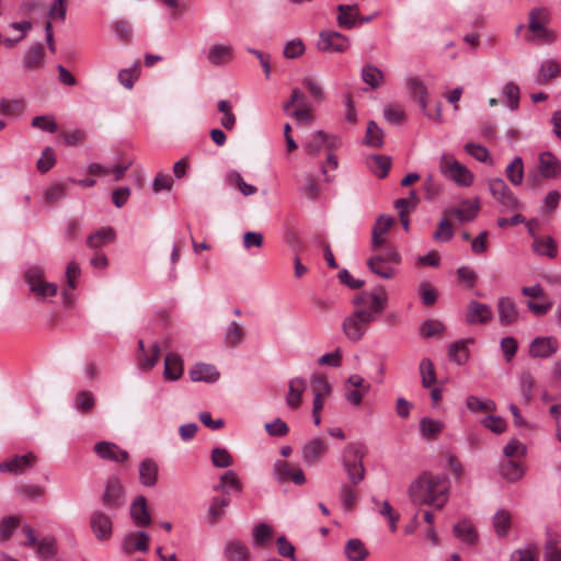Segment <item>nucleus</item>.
<instances>
[{
    "mask_svg": "<svg viewBox=\"0 0 561 561\" xmlns=\"http://www.w3.org/2000/svg\"><path fill=\"white\" fill-rule=\"evenodd\" d=\"M408 494L414 505H430L442 510L448 501L449 482L443 474L423 472L412 481Z\"/></svg>",
    "mask_w": 561,
    "mask_h": 561,
    "instance_id": "obj_1",
    "label": "nucleus"
},
{
    "mask_svg": "<svg viewBox=\"0 0 561 561\" xmlns=\"http://www.w3.org/2000/svg\"><path fill=\"white\" fill-rule=\"evenodd\" d=\"M551 21L550 11L545 7L534 8L528 13L527 41L535 44H551L557 39L554 31L548 27Z\"/></svg>",
    "mask_w": 561,
    "mask_h": 561,
    "instance_id": "obj_2",
    "label": "nucleus"
},
{
    "mask_svg": "<svg viewBox=\"0 0 561 561\" xmlns=\"http://www.w3.org/2000/svg\"><path fill=\"white\" fill-rule=\"evenodd\" d=\"M364 456L365 447L360 443L348 444L342 453L343 469L353 485L359 484L365 478Z\"/></svg>",
    "mask_w": 561,
    "mask_h": 561,
    "instance_id": "obj_3",
    "label": "nucleus"
},
{
    "mask_svg": "<svg viewBox=\"0 0 561 561\" xmlns=\"http://www.w3.org/2000/svg\"><path fill=\"white\" fill-rule=\"evenodd\" d=\"M388 296L383 288H378L374 291L364 290L356 295L353 299V305L356 310H363L373 317L376 321L378 316L381 314L387 306Z\"/></svg>",
    "mask_w": 561,
    "mask_h": 561,
    "instance_id": "obj_4",
    "label": "nucleus"
},
{
    "mask_svg": "<svg viewBox=\"0 0 561 561\" xmlns=\"http://www.w3.org/2000/svg\"><path fill=\"white\" fill-rule=\"evenodd\" d=\"M438 167L440 173L454 181L458 186L468 187L473 183V173L451 154H442Z\"/></svg>",
    "mask_w": 561,
    "mask_h": 561,
    "instance_id": "obj_5",
    "label": "nucleus"
},
{
    "mask_svg": "<svg viewBox=\"0 0 561 561\" xmlns=\"http://www.w3.org/2000/svg\"><path fill=\"white\" fill-rule=\"evenodd\" d=\"M374 322L373 317L363 310H354L345 317L342 322V331L345 337L351 342H358L368 330V325Z\"/></svg>",
    "mask_w": 561,
    "mask_h": 561,
    "instance_id": "obj_6",
    "label": "nucleus"
},
{
    "mask_svg": "<svg viewBox=\"0 0 561 561\" xmlns=\"http://www.w3.org/2000/svg\"><path fill=\"white\" fill-rule=\"evenodd\" d=\"M488 185L491 195L501 205V211H514L523 208V204L513 194L503 179H491Z\"/></svg>",
    "mask_w": 561,
    "mask_h": 561,
    "instance_id": "obj_7",
    "label": "nucleus"
},
{
    "mask_svg": "<svg viewBox=\"0 0 561 561\" xmlns=\"http://www.w3.org/2000/svg\"><path fill=\"white\" fill-rule=\"evenodd\" d=\"M342 141L339 137L317 130L311 135L310 140L305 145V151L317 157L323 148L335 149L341 146Z\"/></svg>",
    "mask_w": 561,
    "mask_h": 561,
    "instance_id": "obj_8",
    "label": "nucleus"
},
{
    "mask_svg": "<svg viewBox=\"0 0 561 561\" xmlns=\"http://www.w3.org/2000/svg\"><path fill=\"white\" fill-rule=\"evenodd\" d=\"M317 46L321 51L343 53L348 48L350 41L339 32L323 31L320 33Z\"/></svg>",
    "mask_w": 561,
    "mask_h": 561,
    "instance_id": "obj_9",
    "label": "nucleus"
},
{
    "mask_svg": "<svg viewBox=\"0 0 561 561\" xmlns=\"http://www.w3.org/2000/svg\"><path fill=\"white\" fill-rule=\"evenodd\" d=\"M480 208L479 198L463 199L459 206L450 207L444 214L446 217L457 218L460 222H469L478 216Z\"/></svg>",
    "mask_w": 561,
    "mask_h": 561,
    "instance_id": "obj_10",
    "label": "nucleus"
},
{
    "mask_svg": "<svg viewBox=\"0 0 561 561\" xmlns=\"http://www.w3.org/2000/svg\"><path fill=\"white\" fill-rule=\"evenodd\" d=\"M90 528L99 541H107L113 534L112 518L101 511H94L90 516Z\"/></svg>",
    "mask_w": 561,
    "mask_h": 561,
    "instance_id": "obj_11",
    "label": "nucleus"
},
{
    "mask_svg": "<svg viewBox=\"0 0 561 561\" xmlns=\"http://www.w3.org/2000/svg\"><path fill=\"white\" fill-rule=\"evenodd\" d=\"M274 477L280 482L293 481L297 485H301L306 482L304 471L296 466L290 465L287 461L277 460L274 465Z\"/></svg>",
    "mask_w": 561,
    "mask_h": 561,
    "instance_id": "obj_12",
    "label": "nucleus"
},
{
    "mask_svg": "<svg viewBox=\"0 0 561 561\" xmlns=\"http://www.w3.org/2000/svg\"><path fill=\"white\" fill-rule=\"evenodd\" d=\"M493 319V311L486 304L472 300L468 304L466 309L465 320L468 324H488Z\"/></svg>",
    "mask_w": 561,
    "mask_h": 561,
    "instance_id": "obj_13",
    "label": "nucleus"
},
{
    "mask_svg": "<svg viewBox=\"0 0 561 561\" xmlns=\"http://www.w3.org/2000/svg\"><path fill=\"white\" fill-rule=\"evenodd\" d=\"M327 451V442L323 438L313 437L302 447V460L306 465L314 466L323 458Z\"/></svg>",
    "mask_w": 561,
    "mask_h": 561,
    "instance_id": "obj_14",
    "label": "nucleus"
},
{
    "mask_svg": "<svg viewBox=\"0 0 561 561\" xmlns=\"http://www.w3.org/2000/svg\"><path fill=\"white\" fill-rule=\"evenodd\" d=\"M95 454L104 459L115 462H125L128 460L129 455L126 450L119 448L112 442H99L94 445Z\"/></svg>",
    "mask_w": 561,
    "mask_h": 561,
    "instance_id": "obj_15",
    "label": "nucleus"
},
{
    "mask_svg": "<svg viewBox=\"0 0 561 561\" xmlns=\"http://www.w3.org/2000/svg\"><path fill=\"white\" fill-rule=\"evenodd\" d=\"M102 502L106 507L112 510H116L123 505L124 490L118 479L112 478L107 481Z\"/></svg>",
    "mask_w": 561,
    "mask_h": 561,
    "instance_id": "obj_16",
    "label": "nucleus"
},
{
    "mask_svg": "<svg viewBox=\"0 0 561 561\" xmlns=\"http://www.w3.org/2000/svg\"><path fill=\"white\" fill-rule=\"evenodd\" d=\"M538 171L545 179H556L561 174V162L551 152L545 151L539 154Z\"/></svg>",
    "mask_w": 561,
    "mask_h": 561,
    "instance_id": "obj_17",
    "label": "nucleus"
},
{
    "mask_svg": "<svg viewBox=\"0 0 561 561\" xmlns=\"http://www.w3.org/2000/svg\"><path fill=\"white\" fill-rule=\"evenodd\" d=\"M499 321L502 325H513L518 321L519 313L515 301L510 297H500L497 301Z\"/></svg>",
    "mask_w": 561,
    "mask_h": 561,
    "instance_id": "obj_18",
    "label": "nucleus"
},
{
    "mask_svg": "<svg viewBox=\"0 0 561 561\" xmlns=\"http://www.w3.org/2000/svg\"><path fill=\"white\" fill-rule=\"evenodd\" d=\"M529 233L533 236V251L540 256H547L549 259H556L558 255V247L557 242L552 237H540L533 232V229L529 228Z\"/></svg>",
    "mask_w": 561,
    "mask_h": 561,
    "instance_id": "obj_19",
    "label": "nucleus"
},
{
    "mask_svg": "<svg viewBox=\"0 0 561 561\" xmlns=\"http://www.w3.org/2000/svg\"><path fill=\"white\" fill-rule=\"evenodd\" d=\"M558 351V341L553 337H536L529 347L531 357L547 358Z\"/></svg>",
    "mask_w": 561,
    "mask_h": 561,
    "instance_id": "obj_20",
    "label": "nucleus"
},
{
    "mask_svg": "<svg viewBox=\"0 0 561 561\" xmlns=\"http://www.w3.org/2000/svg\"><path fill=\"white\" fill-rule=\"evenodd\" d=\"M36 457L34 454L28 453L23 456H15L14 458L0 463L1 472H12L14 474L23 473L26 469L35 463Z\"/></svg>",
    "mask_w": 561,
    "mask_h": 561,
    "instance_id": "obj_21",
    "label": "nucleus"
},
{
    "mask_svg": "<svg viewBox=\"0 0 561 561\" xmlns=\"http://www.w3.org/2000/svg\"><path fill=\"white\" fill-rule=\"evenodd\" d=\"M224 557L226 561H250L251 552L244 542L231 539L225 545Z\"/></svg>",
    "mask_w": 561,
    "mask_h": 561,
    "instance_id": "obj_22",
    "label": "nucleus"
},
{
    "mask_svg": "<svg viewBox=\"0 0 561 561\" xmlns=\"http://www.w3.org/2000/svg\"><path fill=\"white\" fill-rule=\"evenodd\" d=\"M138 367L141 370H149L151 369L159 360V356L161 353V348L158 343H153L148 352L145 348V344L142 340L138 341Z\"/></svg>",
    "mask_w": 561,
    "mask_h": 561,
    "instance_id": "obj_23",
    "label": "nucleus"
},
{
    "mask_svg": "<svg viewBox=\"0 0 561 561\" xmlns=\"http://www.w3.org/2000/svg\"><path fill=\"white\" fill-rule=\"evenodd\" d=\"M45 49L42 43L33 44L24 54L23 67L26 71L38 70L44 66Z\"/></svg>",
    "mask_w": 561,
    "mask_h": 561,
    "instance_id": "obj_24",
    "label": "nucleus"
},
{
    "mask_svg": "<svg viewBox=\"0 0 561 561\" xmlns=\"http://www.w3.org/2000/svg\"><path fill=\"white\" fill-rule=\"evenodd\" d=\"M407 88L410 98L419 102L423 113L426 114L428 105V90L425 83L417 78H409L407 80Z\"/></svg>",
    "mask_w": 561,
    "mask_h": 561,
    "instance_id": "obj_25",
    "label": "nucleus"
},
{
    "mask_svg": "<svg viewBox=\"0 0 561 561\" xmlns=\"http://www.w3.org/2000/svg\"><path fill=\"white\" fill-rule=\"evenodd\" d=\"M219 371L211 364L196 363L190 370V377L193 381L213 383L219 379Z\"/></svg>",
    "mask_w": 561,
    "mask_h": 561,
    "instance_id": "obj_26",
    "label": "nucleus"
},
{
    "mask_svg": "<svg viewBox=\"0 0 561 561\" xmlns=\"http://www.w3.org/2000/svg\"><path fill=\"white\" fill-rule=\"evenodd\" d=\"M393 222L394 219L388 215H380L377 218L371 232L373 247L378 248L386 243V234L392 227Z\"/></svg>",
    "mask_w": 561,
    "mask_h": 561,
    "instance_id": "obj_27",
    "label": "nucleus"
},
{
    "mask_svg": "<svg viewBox=\"0 0 561 561\" xmlns=\"http://www.w3.org/2000/svg\"><path fill=\"white\" fill-rule=\"evenodd\" d=\"M150 536L146 531L129 534L123 541V549L126 553L135 551L147 552L149 550Z\"/></svg>",
    "mask_w": 561,
    "mask_h": 561,
    "instance_id": "obj_28",
    "label": "nucleus"
},
{
    "mask_svg": "<svg viewBox=\"0 0 561 561\" xmlns=\"http://www.w3.org/2000/svg\"><path fill=\"white\" fill-rule=\"evenodd\" d=\"M307 383L304 378L295 377L288 382V392L286 396V404L296 410L301 404L302 394L306 390Z\"/></svg>",
    "mask_w": 561,
    "mask_h": 561,
    "instance_id": "obj_29",
    "label": "nucleus"
},
{
    "mask_svg": "<svg viewBox=\"0 0 561 561\" xmlns=\"http://www.w3.org/2000/svg\"><path fill=\"white\" fill-rule=\"evenodd\" d=\"M130 516L136 526H148L151 523V516L147 507L146 497L137 496L130 505Z\"/></svg>",
    "mask_w": 561,
    "mask_h": 561,
    "instance_id": "obj_30",
    "label": "nucleus"
},
{
    "mask_svg": "<svg viewBox=\"0 0 561 561\" xmlns=\"http://www.w3.org/2000/svg\"><path fill=\"white\" fill-rule=\"evenodd\" d=\"M233 57V47L231 45L215 44L209 47L207 59L214 66H224Z\"/></svg>",
    "mask_w": 561,
    "mask_h": 561,
    "instance_id": "obj_31",
    "label": "nucleus"
},
{
    "mask_svg": "<svg viewBox=\"0 0 561 561\" xmlns=\"http://www.w3.org/2000/svg\"><path fill=\"white\" fill-rule=\"evenodd\" d=\"M183 375V360L179 354L168 353L164 358L163 377L169 381H175Z\"/></svg>",
    "mask_w": 561,
    "mask_h": 561,
    "instance_id": "obj_32",
    "label": "nucleus"
},
{
    "mask_svg": "<svg viewBox=\"0 0 561 561\" xmlns=\"http://www.w3.org/2000/svg\"><path fill=\"white\" fill-rule=\"evenodd\" d=\"M159 467L158 463L151 459L146 458L139 465V480L145 486H153L158 480Z\"/></svg>",
    "mask_w": 561,
    "mask_h": 561,
    "instance_id": "obj_33",
    "label": "nucleus"
},
{
    "mask_svg": "<svg viewBox=\"0 0 561 561\" xmlns=\"http://www.w3.org/2000/svg\"><path fill=\"white\" fill-rule=\"evenodd\" d=\"M245 334V329L241 323L231 321L225 330L224 343L227 347H237L244 341Z\"/></svg>",
    "mask_w": 561,
    "mask_h": 561,
    "instance_id": "obj_34",
    "label": "nucleus"
},
{
    "mask_svg": "<svg viewBox=\"0 0 561 561\" xmlns=\"http://www.w3.org/2000/svg\"><path fill=\"white\" fill-rule=\"evenodd\" d=\"M116 233L113 228L104 227L92 234L87 239V245L91 249H99L107 243H111L115 240Z\"/></svg>",
    "mask_w": 561,
    "mask_h": 561,
    "instance_id": "obj_35",
    "label": "nucleus"
},
{
    "mask_svg": "<svg viewBox=\"0 0 561 561\" xmlns=\"http://www.w3.org/2000/svg\"><path fill=\"white\" fill-rule=\"evenodd\" d=\"M225 181L229 186L237 187L244 196H250L257 192V188L252 184H248L236 170L227 172Z\"/></svg>",
    "mask_w": 561,
    "mask_h": 561,
    "instance_id": "obj_36",
    "label": "nucleus"
},
{
    "mask_svg": "<svg viewBox=\"0 0 561 561\" xmlns=\"http://www.w3.org/2000/svg\"><path fill=\"white\" fill-rule=\"evenodd\" d=\"M367 165L374 174L382 179L391 168V159L387 156L374 154L367 159Z\"/></svg>",
    "mask_w": 561,
    "mask_h": 561,
    "instance_id": "obj_37",
    "label": "nucleus"
},
{
    "mask_svg": "<svg viewBox=\"0 0 561 561\" xmlns=\"http://www.w3.org/2000/svg\"><path fill=\"white\" fill-rule=\"evenodd\" d=\"M444 423L431 417H422L420 421V432L425 439H435L443 431Z\"/></svg>",
    "mask_w": 561,
    "mask_h": 561,
    "instance_id": "obj_38",
    "label": "nucleus"
},
{
    "mask_svg": "<svg viewBox=\"0 0 561 561\" xmlns=\"http://www.w3.org/2000/svg\"><path fill=\"white\" fill-rule=\"evenodd\" d=\"M337 11V23L340 26L352 28L356 24L358 18L357 4H340Z\"/></svg>",
    "mask_w": 561,
    "mask_h": 561,
    "instance_id": "obj_39",
    "label": "nucleus"
},
{
    "mask_svg": "<svg viewBox=\"0 0 561 561\" xmlns=\"http://www.w3.org/2000/svg\"><path fill=\"white\" fill-rule=\"evenodd\" d=\"M367 266L371 273L385 279H391L396 275V270L392 264L383 263L380 257H369L367 260Z\"/></svg>",
    "mask_w": 561,
    "mask_h": 561,
    "instance_id": "obj_40",
    "label": "nucleus"
},
{
    "mask_svg": "<svg viewBox=\"0 0 561 561\" xmlns=\"http://www.w3.org/2000/svg\"><path fill=\"white\" fill-rule=\"evenodd\" d=\"M469 342H472V340H459L450 344L448 347V356L450 360L458 365L465 364L469 358V351L467 347V343Z\"/></svg>",
    "mask_w": 561,
    "mask_h": 561,
    "instance_id": "obj_41",
    "label": "nucleus"
},
{
    "mask_svg": "<svg viewBox=\"0 0 561 561\" xmlns=\"http://www.w3.org/2000/svg\"><path fill=\"white\" fill-rule=\"evenodd\" d=\"M345 556L350 561H364L368 556V550L362 540L354 538L346 542Z\"/></svg>",
    "mask_w": 561,
    "mask_h": 561,
    "instance_id": "obj_42",
    "label": "nucleus"
},
{
    "mask_svg": "<svg viewBox=\"0 0 561 561\" xmlns=\"http://www.w3.org/2000/svg\"><path fill=\"white\" fill-rule=\"evenodd\" d=\"M420 375L422 380V386L426 389H430L435 386L437 378L436 371L433 362L430 358H423L420 362Z\"/></svg>",
    "mask_w": 561,
    "mask_h": 561,
    "instance_id": "obj_43",
    "label": "nucleus"
},
{
    "mask_svg": "<svg viewBox=\"0 0 561 561\" xmlns=\"http://www.w3.org/2000/svg\"><path fill=\"white\" fill-rule=\"evenodd\" d=\"M454 535L461 539L463 542H467V543H474L478 539V535L472 526V524L468 520H461L459 523H457L455 526H454Z\"/></svg>",
    "mask_w": 561,
    "mask_h": 561,
    "instance_id": "obj_44",
    "label": "nucleus"
},
{
    "mask_svg": "<svg viewBox=\"0 0 561 561\" xmlns=\"http://www.w3.org/2000/svg\"><path fill=\"white\" fill-rule=\"evenodd\" d=\"M467 408L476 413V412H494L496 410V404L491 399H480L476 396H468L466 398Z\"/></svg>",
    "mask_w": 561,
    "mask_h": 561,
    "instance_id": "obj_45",
    "label": "nucleus"
},
{
    "mask_svg": "<svg viewBox=\"0 0 561 561\" xmlns=\"http://www.w3.org/2000/svg\"><path fill=\"white\" fill-rule=\"evenodd\" d=\"M362 79L371 88H379L385 80L382 71L374 65H366L362 70Z\"/></svg>",
    "mask_w": 561,
    "mask_h": 561,
    "instance_id": "obj_46",
    "label": "nucleus"
},
{
    "mask_svg": "<svg viewBox=\"0 0 561 561\" xmlns=\"http://www.w3.org/2000/svg\"><path fill=\"white\" fill-rule=\"evenodd\" d=\"M508 181L513 185H520L524 180V165L520 157H515L505 170Z\"/></svg>",
    "mask_w": 561,
    "mask_h": 561,
    "instance_id": "obj_47",
    "label": "nucleus"
},
{
    "mask_svg": "<svg viewBox=\"0 0 561 561\" xmlns=\"http://www.w3.org/2000/svg\"><path fill=\"white\" fill-rule=\"evenodd\" d=\"M95 405V399L91 391L81 390L73 399V408L81 413L90 412Z\"/></svg>",
    "mask_w": 561,
    "mask_h": 561,
    "instance_id": "obj_48",
    "label": "nucleus"
},
{
    "mask_svg": "<svg viewBox=\"0 0 561 561\" xmlns=\"http://www.w3.org/2000/svg\"><path fill=\"white\" fill-rule=\"evenodd\" d=\"M228 489H231L236 492H241L242 485L239 481L237 473L232 470L226 471L220 477V484L214 486L215 491L228 492Z\"/></svg>",
    "mask_w": 561,
    "mask_h": 561,
    "instance_id": "obj_49",
    "label": "nucleus"
},
{
    "mask_svg": "<svg viewBox=\"0 0 561 561\" xmlns=\"http://www.w3.org/2000/svg\"><path fill=\"white\" fill-rule=\"evenodd\" d=\"M512 517L505 510H499L493 516V527L499 537H505L511 527Z\"/></svg>",
    "mask_w": 561,
    "mask_h": 561,
    "instance_id": "obj_50",
    "label": "nucleus"
},
{
    "mask_svg": "<svg viewBox=\"0 0 561 561\" xmlns=\"http://www.w3.org/2000/svg\"><path fill=\"white\" fill-rule=\"evenodd\" d=\"M500 473L504 479L511 482H515L522 479L525 471L519 462L508 460L501 466Z\"/></svg>",
    "mask_w": 561,
    "mask_h": 561,
    "instance_id": "obj_51",
    "label": "nucleus"
},
{
    "mask_svg": "<svg viewBox=\"0 0 561 561\" xmlns=\"http://www.w3.org/2000/svg\"><path fill=\"white\" fill-rule=\"evenodd\" d=\"M502 95L510 110L515 111L518 108L520 90L515 82H507L503 88Z\"/></svg>",
    "mask_w": 561,
    "mask_h": 561,
    "instance_id": "obj_52",
    "label": "nucleus"
},
{
    "mask_svg": "<svg viewBox=\"0 0 561 561\" xmlns=\"http://www.w3.org/2000/svg\"><path fill=\"white\" fill-rule=\"evenodd\" d=\"M229 497H214L211 500L208 508V516L211 524L217 523V520L224 515V510L229 505Z\"/></svg>",
    "mask_w": 561,
    "mask_h": 561,
    "instance_id": "obj_53",
    "label": "nucleus"
},
{
    "mask_svg": "<svg viewBox=\"0 0 561 561\" xmlns=\"http://www.w3.org/2000/svg\"><path fill=\"white\" fill-rule=\"evenodd\" d=\"M365 140L370 147H381L383 145V131L374 121L367 124Z\"/></svg>",
    "mask_w": 561,
    "mask_h": 561,
    "instance_id": "obj_54",
    "label": "nucleus"
},
{
    "mask_svg": "<svg viewBox=\"0 0 561 561\" xmlns=\"http://www.w3.org/2000/svg\"><path fill=\"white\" fill-rule=\"evenodd\" d=\"M560 73V67L556 60H547L541 64L539 69L538 82H548L550 79L558 77Z\"/></svg>",
    "mask_w": 561,
    "mask_h": 561,
    "instance_id": "obj_55",
    "label": "nucleus"
},
{
    "mask_svg": "<svg viewBox=\"0 0 561 561\" xmlns=\"http://www.w3.org/2000/svg\"><path fill=\"white\" fill-rule=\"evenodd\" d=\"M210 458L211 463L217 468H228L233 463L232 456L226 448H214Z\"/></svg>",
    "mask_w": 561,
    "mask_h": 561,
    "instance_id": "obj_56",
    "label": "nucleus"
},
{
    "mask_svg": "<svg viewBox=\"0 0 561 561\" xmlns=\"http://www.w3.org/2000/svg\"><path fill=\"white\" fill-rule=\"evenodd\" d=\"M443 331L444 324L434 319L425 320L420 327V334L425 339L437 336L442 334Z\"/></svg>",
    "mask_w": 561,
    "mask_h": 561,
    "instance_id": "obj_57",
    "label": "nucleus"
},
{
    "mask_svg": "<svg viewBox=\"0 0 561 561\" xmlns=\"http://www.w3.org/2000/svg\"><path fill=\"white\" fill-rule=\"evenodd\" d=\"M302 85L308 90L313 100L321 103L324 100V91L320 82L313 77H305Z\"/></svg>",
    "mask_w": 561,
    "mask_h": 561,
    "instance_id": "obj_58",
    "label": "nucleus"
},
{
    "mask_svg": "<svg viewBox=\"0 0 561 561\" xmlns=\"http://www.w3.org/2000/svg\"><path fill=\"white\" fill-rule=\"evenodd\" d=\"M272 528L265 524L260 523L253 528V545L260 547L265 545L272 538Z\"/></svg>",
    "mask_w": 561,
    "mask_h": 561,
    "instance_id": "obj_59",
    "label": "nucleus"
},
{
    "mask_svg": "<svg viewBox=\"0 0 561 561\" xmlns=\"http://www.w3.org/2000/svg\"><path fill=\"white\" fill-rule=\"evenodd\" d=\"M304 182L300 185V192L308 198L316 199L319 195V187L316 179L310 173L302 175Z\"/></svg>",
    "mask_w": 561,
    "mask_h": 561,
    "instance_id": "obj_60",
    "label": "nucleus"
},
{
    "mask_svg": "<svg viewBox=\"0 0 561 561\" xmlns=\"http://www.w3.org/2000/svg\"><path fill=\"white\" fill-rule=\"evenodd\" d=\"M534 385V377L531 376L530 373L526 371L519 376V390L526 403H528L531 400Z\"/></svg>",
    "mask_w": 561,
    "mask_h": 561,
    "instance_id": "obj_61",
    "label": "nucleus"
},
{
    "mask_svg": "<svg viewBox=\"0 0 561 561\" xmlns=\"http://www.w3.org/2000/svg\"><path fill=\"white\" fill-rule=\"evenodd\" d=\"M57 552L56 541L53 537L43 538L37 543V554L43 559H50Z\"/></svg>",
    "mask_w": 561,
    "mask_h": 561,
    "instance_id": "obj_62",
    "label": "nucleus"
},
{
    "mask_svg": "<svg viewBox=\"0 0 561 561\" xmlns=\"http://www.w3.org/2000/svg\"><path fill=\"white\" fill-rule=\"evenodd\" d=\"M543 557L545 561H561V538L547 541Z\"/></svg>",
    "mask_w": 561,
    "mask_h": 561,
    "instance_id": "obj_63",
    "label": "nucleus"
},
{
    "mask_svg": "<svg viewBox=\"0 0 561 561\" xmlns=\"http://www.w3.org/2000/svg\"><path fill=\"white\" fill-rule=\"evenodd\" d=\"M340 497H341L342 505H343L344 510H346V511L353 510V507L357 501V496H356L354 489L351 485H348L346 483H343L341 485Z\"/></svg>",
    "mask_w": 561,
    "mask_h": 561,
    "instance_id": "obj_64",
    "label": "nucleus"
}]
</instances>
